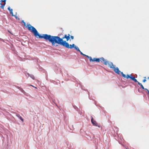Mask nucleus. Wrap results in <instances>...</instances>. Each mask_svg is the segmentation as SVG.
<instances>
[{
	"mask_svg": "<svg viewBox=\"0 0 149 149\" xmlns=\"http://www.w3.org/2000/svg\"><path fill=\"white\" fill-rule=\"evenodd\" d=\"M73 48H74L77 51H78L79 52H80V51L79 50V48L78 47L75 46L74 44H73L72 45H70L69 44V47L67 48L72 49Z\"/></svg>",
	"mask_w": 149,
	"mask_h": 149,
	"instance_id": "obj_5",
	"label": "nucleus"
},
{
	"mask_svg": "<svg viewBox=\"0 0 149 149\" xmlns=\"http://www.w3.org/2000/svg\"><path fill=\"white\" fill-rule=\"evenodd\" d=\"M85 56L87 58L89 59V61H90V60H91V56H89L88 55H86V56Z\"/></svg>",
	"mask_w": 149,
	"mask_h": 149,
	"instance_id": "obj_11",
	"label": "nucleus"
},
{
	"mask_svg": "<svg viewBox=\"0 0 149 149\" xmlns=\"http://www.w3.org/2000/svg\"><path fill=\"white\" fill-rule=\"evenodd\" d=\"M91 122L93 125L98 127H100V126L95 121L93 120V118L92 117H91Z\"/></svg>",
	"mask_w": 149,
	"mask_h": 149,
	"instance_id": "obj_6",
	"label": "nucleus"
},
{
	"mask_svg": "<svg viewBox=\"0 0 149 149\" xmlns=\"http://www.w3.org/2000/svg\"><path fill=\"white\" fill-rule=\"evenodd\" d=\"M22 23H24V25L25 26H26V23L25 22H24V21L23 20H22Z\"/></svg>",
	"mask_w": 149,
	"mask_h": 149,
	"instance_id": "obj_12",
	"label": "nucleus"
},
{
	"mask_svg": "<svg viewBox=\"0 0 149 149\" xmlns=\"http://www.w3.org/2000/svg\"><path fill=\"white\" fill-rule=\"evenodd\" d=\"M137 82L138 84L139 85H140L141 86L142 85V84L141 83H140V82H139L138 81V82Z\"/></svg>",
	"mask_w": 149,
	"mask_h": 149,
	"instance_id": "obj_16",
	"label": "nucleus"
},
{
	"mask_svg": "<svg viewBox=\"0 0 149 149\" xmlns=\"http://www.w3.org/2000/svg\"><path fill=\"white\" fill-rule=\"evenodd\" d=\"M30 86H32L35 88H37L36 87H35V86H33V85H30Z\"/></svg>",
	"mask_w": 149,
	"mask_h": 149,
	"instance_id": "obj_22",
	"label": "nucleus"
},
{
	"mask_svg": "<svg viewBox=\"0 0 149 149\" xmlns=\"http://www.w3.org/2000/svg\"><path fill=\"white\" fill-rule=\"evenodd\" d=\"M30 77L32 78L33 79H34L35 77L33 75H31L30 76Z\"/></svg>",
	"mask_w": 149,
	"mask_h": 149,
	"instance_id": "obj_13",
	"label": "nucleus"
},
{
	"mask_svg": "<svg viewBox=\"0 0 149 149\" xmlns=\"http://www.w3.org/2000/svg\"><path fill=\"white\" fill-rule=\"evenodd\" d=\"M107 65H108L110 68L113 69L114 71L118 74H119L120 73H121L122 72H121L119 70L118 68V67H115L114 65L110 61H107Z\"/></svg>",
	"mask_w": 149,
	"mask_h": 149,
	"instance_id": "obj_2",
	"label": "nucleus"
},
{
	"mask_svg": "<svg viewBox=\"0 0 149 149\" xmlns=\"http://www.w3.org/2000/svg\"><path fill=\"white\" fill-rule=\"evenodd\" d=\"M144 89H145V90H147L148 91H148V90L147 89H146V88H144Z\"/></svg>",
	"mask_w": 149,
	"mask_h": 149,
	"instance_id": "obj_23",
	"label": "nucleus"
},
{
	"mask_svg": "<svg viewBox=\"0 0 149 149\" xmlns=\"http://www.w3.org/2000/svg\"><path fill=\"white\" fill-rule=\"evenodd\" d=\"M70 35L69 34H68V36H67L66 35H64V37H63L61 38L63 39V40L64 38H66V39L67 41H68L69 40V39L70 38Z\"/></svg>",
	"mask_w": 149,
	"mask_h": 149,
	"instance_id": "obj_7",
	"label": "nucleus"
},
{
	"mask_svg": "<svg viewBox=\"0 0 149 149\" xmlns=\"http://www.w3.org/2000/svg\"><path fill=\"white\" fill-rule=\"evenodd\" d=\"M144 78H145V79H144L143 80V82H145L146 81V77H144Z\"/></svg>",
	"mask_w": 149,
	"mask_h": 149,
	"instance_id": "obj_14",
	"label": "nucleus"
},
{
	"mask_svg": "<svg viewBox=\"0 0 149 149\" xmlns=\"http://www.w3.org/2000/svg\"><path fill=\"white\" fill-rule=\"evenodd\" d=\"M137 82L138 84L139 85H140L141 86L142 85V84L141 83H140V82H139L138 81V82Z\"/></svg>",
	"mask_w": 149,
	"mask_h": 149,
	"instance_id": "obj_17",
	"label": "nucleus"
},
{
	"mask_svg": "<svg viewBox=\"0 0 149 149\" xmlns=\"http://www.w3.org/2000/svg\"><path fill=\"white\" fill-rule=\"evenodd\" d=\"M80 53V54L81 55H83V56H86V55L83 54L81 51L80 52H79Z\"/></svg>",
	"mask_w": 149,
	"mask_h": 149,
	"instance_id": "obj_15",
	"label": "nucleus"
},
{
	"mask_svg": "<svg viewBox=\"0 0 149 149\" xmlns=\"http://www.w3.org/2000/svg\"><path fill=\"white\" fill-rule=\"evenodd\" d=\"M70 37H71V38L72 39H74V36H70Z\"/></svg>",
	"mask_w": 149,
	"mask_h": 149,
	"instance_id": "obj_20",
	"label": "nucleus"
},
{
	"mask_svg": "<svg viewBox=\"0 0 149 149\" xmlns=\"http://www.w3.org/2000/svg\"><path fill=\"white\" fill-rule=\"evenodd\" d=\"M104 63V65H107V61L105 60L104 58L102 57L99 58H94L93 59L91 58V60H90V62L96 61L97 62H99L100 61Z\"/></svg>",
	"mask_w": 149,
	"mask_h": 149,
	"instance_id": "obj_3",
	"label": "nucleus"
},
{
	"mask_svg": "<svg viewBox=\"0 0 149 149\" xmlns=\"http://www.w3.org/2000/svg\"><path fill=\"white\" fill-rule=\"evenodd\" d=\"M6 0H1V2H4V4H1L0 3V5H1V6H0L1 8L2 9H3L4 7V6L6 3Z\"/></svg>",
	"mask_w": 149,
	"mask_h": 149,
	"instance_id": "obj_8",
	"label": "nucleus"
},
{
	"mask_svg": "<svg viewBox=\"0 0 149 149\" xmlns=\"http://www.w3.org/2000/svg\"><path fill=\"white\" fill-rule=\"evenodd\" d=\"M10 14H12L13 16L14 15H13V9H11L10 10Z\"/></svg>",
	"mask_w": 149,
	"mask_h": 149,
	"instance_id": "obj_10",
	"label": "nucleus"
},
{
	"mask_svg": "<svg viewBox=\"0 0 149 149\" xmlns=\"http://www.w3.org/2000/svg\"><path fill=\"white\" fill-rule=\"evenodd\" d=\"M16 116L17 117H18L19 118L22 122H24V119H23L22 117L20 116V115L19 114H16Z\"/></svg>",
	"mask_w": 149,
	"mask_h": 149,
	"instance_id": "obj_9",
	"label": "nucleus"
},
{
	"mask_svg": "<svg viewBox=\"0 0 149 149\" xmlns=\"http://www.w3.org/2000/svg\"><path fill=\"white\" fill-rule=\"evenodd\" d=\"M121 74L122 75V76L124 78H126L127 79H128L130 78L132 80L134 81L135 82H138L137 80L135 79L134 77H132L130 76L128 74L126 76L125 74L123 73V72H121Z\"/></svg>",
	"mask_w": 149,
	"mask_h": 149,
	"instance_id": "obj_4",
	"label": "nucleus"
},
{
	"mask_svg": "<svg viewBox=\"0 0 149 149\" xmlns=\"http://www.w3.org/2000/svg\"><path fill=\"white\" fill-rule=\"evenodd\" d=\"M26 27L28 29L31 31L37 38H44L51 42L53 45H54L55 43H57L61 45L66 48L69 47V43L65 41H63V39L58 36H53L47 34H43L41 36L39 34L36 29L30 24H27Z\"/></svg>",
	"mask_w": 149,
	"mask_h": 149,
	"instance_id": "obj_1",
	"label": "nucleus"
},
{
	"mask_svg": "<svg viewBox=\"0 0 149 149\" xmlns=\"http://www.w3.org/2000/svg\"><path fill=\"white\" fill-rule=\"evenodd\" d=\"M148 78L149 79V77H148Z\"/></svg>",
	"mask_w": 149,
	"mask_h": 149,
	"instance_id": "obj_24",
	"label": "nucleus"
},
{
	"mask_svg": "<svg viewBox=\"0 0 149 149\" xmlns=\"http://www.w3.org/2000/svg\"><path fill=\"white\" fill-rule=\"evenodd\" d=\"M137 82L138 84L139 85H140L141 86L142 85V84L141 83H140V82H139L138 81V82Z\"/></svg>",
	"mask_w": 149,
	"mask_h": 149,
	"instance_id": "obj_18",
	"label": "nucleus"
},
{
	"mask_svg": "<svg viewBox=\"0 0 149 149\" xmlns=\"http://www.w3.org/2000/svg\"><path fill=\"white\" fill-rule=\"evenodd\" d=\"M8 10H9V11L11 9L10 7H9L8 8Z\"/></svg>",
	"mask_w": 149,
	"mask_h": 149,
	"instance_id": "obj_21",
	"label": "nucleus"
},
{
	"mask_svg": "<svg viewBox=\"0 0 149 149\" xmlns=\"http://www.w3.org/2000/svg\"><path fill=\"white\" fill-rule=\"evenodd\" d=\"M142 88L143 89H144V88L143 87V85H142L141 86Z\"/></svg>",
	"mask_w": 149,
	"mask_h": 149,
	"instance_id": "obj_19",
	"label": "nucleus"
}]
</instances>
